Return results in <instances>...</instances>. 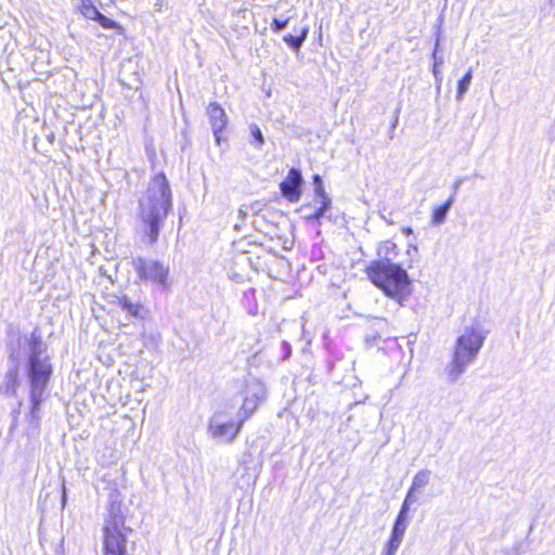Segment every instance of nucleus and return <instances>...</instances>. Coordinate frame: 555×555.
Returning <instances> with one entry per match:
<instances>
[{
	"label": "nucleus",
	"mask_w": 555,
	"mask_h": 555,
	"mask_svg": "<svg viewBox=\"0 0 555 555\" xmlns=\"http://www.w3.org/2000/svg\"><path fill=\"white\" fill-rule=\"evenodd\" d=\"M251 134L258 144L263 143V137H262L261 130L257 126H254L251 128Z\"/></svg>",
	"instance_id": "6ab92c4d"
},
{
	"label": "nucleus",
	"mask_w": 555,
	"mask_h": 555,
	"mask_svg": "<svg viewBox=\"0 0 555 555\" xmlns=\"http://www.w3.org/2000/svg\"><path fill=\"white\" fill-rule=\"evenodd\" d=\"M315 195L319 197V206L310 214L304 217L306 222L320 221L324 214L331 208L332 201L327 195L322 179L319 175L313 176Z\"/></svg>",
	"instance_id": "9d476101"
},
{
	"label": "nucleus",
	"mask_w": 555,
	"mask_h": 555,
	"mask_svg": "<svg viewBox=\"0 0 555 555\" xmlns=\"http://www.w3.org/2000/svg\"><path fill=\"white\" fill-rule=\"evenodd\" d=\"M31 345H33L34 347L39 346V345H40V339H39V338H33V339H31Z\"/></svg>",
	"instance_id": "412c9836"
},
{
	"label": "nucleus",
	"mask_w": 555,
	"mask_h": 555,
	"mask_svg": "<svg viewBox=\"0 0 555 555\" xmlns=\"http://www.w3.org/2000/svg\"><path fill=\"white\" fill-rule=\"evenodd\" d=\"M9 376L12 378L13 384H16L17 373L15 371H12L9 373Z\"/></svg>",
	"instance_id": "aec40b11"
},
{
	"label": "nucleus",
	"mask_w": 555,
	"mask_h": 555,
	"mask_svg": "<svg viewBox=\"0 0 555 555\" xmlns=\"http://www.w3.org/2000/svg\"><path fill=\"white\" fill-rule=\"evenodd\" d=\"M364 273L376 288L400 304L412 292V282L406 271L400 264L388 259L370 261L364 268Z\"/></svg>",
	"instance_id": "f03ea898"
},
{
	"label": "nucleus",
	"mask_w": 555,
	"mask_h": 555,
	"mask_svg": "<svg viewBox=\"0 0 555 555\" xmlns=\"http://www.w3.org/2000/svg\"><path fill=\"white\" fill-rule=\"evenodd\" d=\"M53 373L52 364L49 358H40L38 352H33L28 358L27 376L29 379V393L31 410L40 408L46 391Z\"/></svg>",
	"instance_id": "39448f33"
},
{
	"label": "nucleus",
	"mask_w": 555,
	"mask_h": 555,
	"mask_svg": "<svg viewBox=\"0 0 555 555\" xmlns=\"http://www.w3.org/2000/svg\"><path fill=\"white\" fill-rule=\"evenodd\" d=\"M408 512V498H405L400 512L397 516L392 527L391 535L387 542V550L385 555H395V552L401 544L405 531L404 516Z\"/></svg>",
	"instance_id": "f8f14e48"
},
{
	"label": "nucleus",
	"mask_w": 555,
	"mask_h": 555,
	"mask_svg": "<svg viewBox=\"0 0 555 555\" xmlns=\"http://www.w3.org/2000/svg\"><path fill=\"white\" fill-rule=\"evenodd\" d=\"M131 266L140 283L169 288L170 269L160 260L138 256L132 259Z\"/></svg>",
	"instance_id": "0eeeda50"
},
{
	"label": "nucleus",
	"mask_w": 555,
	"mask_h": 555,
	"mask_svg": "<svg viewBox=\"0 0 555 555\" xmlns=\"http://www.w3.org/2000/svg\"><path fill=\"white\" fill-rule=\"evenodd\" d=\"M302 176L299 169L291 168L286 178L280 183L283 196L291 203H297L301 197Z\"/></svg>",
	"instance_id": "1a4fd4ad"
},
{
	"label": "nucleus",
	"mask_w": 555,
	"mask_h": 555,
	"mask_svg": "<svg viewBox=\"0 0 555 555\" xmlns=\"http://www.w3.org/2000/svg\"><path fill=\"white\" fill-rule=\"evenodd\" d=\"M428 481V475L427 473L425 472H420L417 473L415 476H414V479H413V482H412V487L410 489V492L409 494L406 495L408 498V501L410 500V496H411V492L417 488H422L424 487Z\"/></svg>",
	"instance_id": "dca6fc26"
},
{
	"label": "nucleus",
	"mask_w": 555,
	"mask_h": 555,
	"mask_svg": "<svg viewBox=\"0 0 555 555\" xmlns=\"http://www.w3.org/2000/svg\"><path fill=\"white\" fill-rule=\"evenodd\" d=\"M453 196H450L443 204L436 206L430 216V221L433 224L437 225L444 221L450 207L453 204Z\"/></svg>",
	"instance_id": "4468645a"
},
{
	"label": "nucleus",
	"mask_w": 555,
	"mask_h": 555,
	"mask_svg": "<svg viewBox=\"0 0 555 555\" xmlns=\"http://www.w3.org/2000/svg\"><path fill=\"white\" fill-rule=\"evenodd\" d=\"M258 396L245 397L240 409L237 421H228L223 423H211L209 433L212 438L227 442L233 441L240 434L244 423L255 413L258 406Z\"/></svg>",
	"instance_id": "423d86ee"
},
{
	"label": "nucleus",
	"mask_w": 555,
	"mask_h": 555,
	"mask_svg": "<svg viewBox=\"0 0 555 555\" xmlns=\"http://www.w3.org/2000/svg\"><path fill=\"white\" fill-rule=\"evenodd\" d=\"M287 24H288V18H284V20L273 18L271 22V29L274 33H278V31L282 30L283 28H285Z\"/></svg>",
	"instance_id": "a211bd4d"
},
{
	"label": "nucleus",
	"mask_w": 555,
	"mask_h": 555,
	"mask_svg": "<svg viewBox=\"0 0 555 555\" xmlns=\"http://www.w3.org/2000/svg\"><path fill=\"white\" fill-rule=\"evenodd\" d=\"M103 555H127V537L132 529L126 525V514L120 501H112L103 528Z\"/></svg>",
	"instance_id": "7ed1b4c3"
},
{
	"label": "nucleus",
	"mask_w": 555,
	"mask_h": 555,
	"mask_svg": "<svg viewBox=\"0 0 555 555\" xmlns=\"http://www.w3.org/2000/svg\"><path fill=\"white\" fill-rule=\"evenodd\" d=\"M206 113L208 115L216 142L220 144L222 141V132L228 125L225 112L217 102H210L206 107Z\"/></svg>",
	"instance_id": "9b49d317"
},
{
	"label": "nucleus",
	"mask_w": 555,
	"mask_h": 555,
	"mask_svg": "<svg viewBox=\"0 0 555 555\" xmlns=\"http://www.w3.org/2000/svg\"><path fill=\"white\" fill-rule=\"evenodd\" d=\"M117 304L124 311H126L127 315L132 318L143 319L147 313V309H145L142 304L133 302L127 296L119 297Z\"/></svg>",
	"instance_id": "ddd939ff"
},
{
	"label": "nucleus",
	"mask_w": 555,
	"mask_h": 555,
	"mask_svg": "<svg viewBox=\"0 0 555 555\" xmlns=\"http://www.w3.org/2000/svg\"><path fill=\"white\" fill-rule=\"evenodd\" d=\"M172 209V192L164 172L154 175L139 201L140 235L144 243L157 242L165 219Z\"/></svg>",
	"instance_id": "f257e3e1"
},
{
	"label": "nucleus",
	"mask_w": 555,
	"mask_h": 555,
	"mask_svg": "<svg viewBox=\"0 0 555 555\" xmlns=\"http://www.w3.org/2000/svg\"><path fill=\"white\" fill-rule=\"evenodd\" d=\"M308 35V28H302L298 36L286 35L284 41L295 51H297L302 42L306 40Z\"/></svg>",
	"instance_id": "2eb2a0df"
},
{
	"label": "nucleus",
	"mask_w": 555,
	"mask_h": 555,
	"mask_svg": "<svg viewBox=\"0 0 555 555\" xmlns=\"http://www.w3.org/2000/svg\"><path fill=\"white\" fill-rule=\"evenodd\" d=\"M77 9L85 18L95 21L104 29H114L118 34H124V27L117 22L102 14L94 5L92 0H78Z\"/></svg>",
	"instance_id": "6e6552de"
},
{
	"label": "nucleus",
	"mask_w": 555,
	"mask_h": 555,
	"mask_svg": "<svg viewBox=\"0 0 555 555\" xmlns=\"http://www.w3.org/2000/svg\"><path fill=\"white\" fill-rule=\"evenodd\" d=\"M483 344V336L474 328H466L465 333L456 339L453 358L448 373L451 378L459 377L465 367L475 359Z\"/></svg>",
	"instance_id": "20e7f679"
},
{
	"label": "nucleus",
	"mask_w": 555,
	"mask_h": 555,
	"mask_svg": "<svg viewBox=\"0 0 555 555\" xmlns=\"http://www.w3.org/2000/svg\"><path fill=\"white\" fill-rule=\"evenodd\" d=\"M472 80V69L465 73V75L457 82V96L461 98L468 89Z\"/></svg>",
	"instance_id": "f3484780"
},
{
	"label": "nucleus",
	"mask_w": 555,
	"mask_h": 555,
	"mask_svg": "<svg viewBox=\"0 0 555 555\" xmlns=\"http://www.w3.org/2000/svg\"><path fill=\"white\" fill-rule=\"evenodd\" d=\"M311 206V203H306L302 205V208H309Z\"/></svg>",
	"instance_id": "4be33fe9"
}]
</instances>
